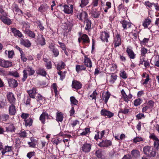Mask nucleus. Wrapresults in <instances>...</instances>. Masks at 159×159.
I'll use <instances>...</instances> for the list:
<instances>
[{
	"label": "nucleus",
	"mask_w": 159,
	"mask_h": 159,
	"mask_svg": "<svg viewBox=\"0 0 159 159\" xmlns=\"http://www.w3.org/2000/svg\"><path fill=\"white\" fill-rule=\"evenodd\" d=\"M77 17L79 20H81V21H82L83 19L85 20L88 19L87 17L88 14L86 12L84 11H82L79 13V14L77 16Z\"/></svg>",
	"instance_id": "17"
},
{
	"label": "nucleus",
	"mask_w": 159,
	"mask_h": 159,
	"mask_svg": "<svg viewBox=\"0 0 159 159\" xmlns=\"http://www.w3.org/2000/svg\"><path fill=\"white\" fill-rule=\"evenodd\" d=\"M131 154L133 157L135 158H138L139 157L140 154L139 152L137 150H133L131 151Z\"/></svg>",
	"instance_id": "35"
},
{
	"label": "nucleus",
	"mask_w": 159,
	"mask_h": 159,
	"mask_svg": "<svg viewBox=\"0 0 159 159\" xmlns=\"http://www.w3.org/2000/svg\"><path fill=\"white\" fill-rule=\"evenodd\" d=\"M0 119L2 121H6L9 118V116L8 114H3L0 115Z\"/></svg>",
	"instance_id": "47"
},
{
	"label": "nucleus",
	"mask_w": 159,
	"mask_h": 159,
	"mask_svg": "<svg viewBox=\"0 0 159 159\" xmlns=\"http://www.w3.org/2000/svg\"><path fill=\"white\" fill-rule=\"evenodd\" d=\"M98 95L97 93L96 92V91H94L93 93L89 95L90 97L91 98V99H94L95 101L96 99V96Z\"/></svg>",
	"instance_id": "50"
},
{
	"label": "nucleus",
	"mask_w": 159,
	"mask_h": 159,
	"mask_svg": "<svg viewBox=\"0 0 159 159\" xmlns=\"http://www.w3.org/2000/svg\"><path fill=\"white\" fill-rule=\"evenodd\" d=\"M9 112L10 115H14L16 112V107L14 104H11L9 108Z\"/></svg>",
	"instance_id": "24"
},
{
	"label": "nucleus",
	"mask_w": 159,
	"mask_h": 159,
	"mask_svg": "<svg viewBox=\"0 0 159 159\" xmlns=\"http://www.w3.org/2000/svg\"><path fill=\"white\" fill-rule=\"evenodd\" d=\"M36 73L37 74L41 75L42 76H46L47 73L44 69L39 68L36 70Z\"/></svg>",
	"instance_id": "33"
},
{
	"label": "nucleus",
	"mask_w": 159,
	"mask_h": 159,
	"mask_svg": "<svg viewBox=\"0 0 159 159\" xmlns=\"http://www.w3.org/2000/svg\"><path fill=\"white\" fill-rule=\"evenodd\" d=\"M35 72V70L32 67L27 66L25 69L23 70V77L21 79L22 81L24 82L26 80L28 77L27 73H28V75L31 76L34 75Z\"/></svg>",
	"instance_id": "1"
},
{
	"label": "nucleus",
	"mask_w": 159,
	"mask_h": 159,
	"mask_svg": "<svg viewBox=\"0 0 159 159\" xmlns=\"http://www.w3.org/2000/svg\"><path fill=\"white\" fill-rule=\"evenodd\" d=\"M11 32L14 35L15 37H18L21 39L24 37L23 34L19 30L14 28H11Z\"/></svg>",
	"instance_id": "10"
},
{
	"label": "nucleus",
	"mask_w": 159,
	"mask_h": 159,
	"mask_svg": "<svg viewBox=\"0 0 159 159\" xmlns=\"http://www.w3.org/2000/svg\"><path fill=\"white\" fill-rule=\"evenodd\" d=\"M95 154L98 157L101 158L103 155V151L101 150H98L96 151Z\"/></svg>",
	"instance_id": "46"
},
{
	"label": "nucleus",
	"mask_w": 159,
	"mask_h": 159,
	"mask_svg": "<svg viewBox=\"0 0 159 159\" xmlns=\"http://www.w3.org/2000/svg\"><path fill=\"white\" fill-rule=\"evenodd\" d=\"M100 12L97 9H93L91 11V16L95 18H97L99 17L100 15Z\"/></svg>",
	"instance_id": "28"
},
{
	"label": "nucleus",
	"mask_w": 159,
	"mask_h": 159,
	"mask_svg": "<svg viewBox=\"0 0 159 159\" xmlns=\"http://www.w3.org/2000/svg\"><path fill=\"white\" fill-rule=\"evenodd\" d=\"M15 129V127L13 124H11L7 128V130L11 132L14 131Z\"/></svg>",
	"instance_id": "49"
},
{
	"label": "nucleus",
	"mask_w": 159,
	"mask_h": 159,
	"mask_svg": "<svg viewBox=\"0 0 159 159\" xmlns=\"http://www.w3.org/2000/svg\"><path fill=\"white\" fill-rule=\"evenodd\" d=\"M142 102V99L140 98H138L134 100V105L135 106L137 107Z\"/></svg>",
	"instance_id": "44"
},
{
	"label": "nucleus",
	"mask_w": 159,
	"mask_h": 159,
	"mask_svg": "<svg viewBox=\"0 0 159 159\" xmlns=\"http://www.w3.org/2000/svg\"><path fill=\"white\" fill-rule=\"evenodd\" d=\"M155 141L154 143V146L156 149H159V140H155Z\"/></svg>",
	"instance_id": "55"
},
{
	"label": "nucleus",
	"mask_w": 159,
	"mask_h": 159,
	"mask_svg": "<svg viewBox=\"0 0 159 159\" xmlns=\"http://www.w3.org/2000/svg\"><path fill=\"white\" fill-rule=\"evenodd\" d=\"M105 132V130H102L101 132H97L94 137L95 139H101L104 136Z\"/></svg>",
	"instance_id": "34"
},
{
	"label": "nucleus",
	"mask_w": 159,
	"mask_h": 159,
	"mask_svg": "<svg viewBox=\"0 0 159 159\" xmlns=\"http://www.w3.org/2000/svg\"><path fill=\"white\" fill-rule=\"evenodd\" d=\"M36 23L37 24L38 26L39 27L40 30L43 31L44 29V27L43 26L40 20H37L36 21Z\"/></svg>",
	"instance_id": "48"
},
{
	"label": "nucleus",
	"mask_w": 159,
	"mask_h": 159,
	"mask_svg": "<svg viewBox=\"0 0 159 159\" xmlns=\"http://www.w3.org/2000/svg\"><path fill=\"white\" fill-rule=\"evenodd\" d=\"M37 43L41 46L46 44V40L42 34L38 35L37 39Z\"/></svg>",
	"instance_id": "7"
},
{
	"label": "nucleus",
	"mask_w": 159,
	"mask_h": 159,
	"mask_svg": "<svg viewBox=\"0 0 159 159\" xmlns=\"http://www.w3.org/2000/svg\"><path fill=\"white\" fill-rule=\"evenodd\" d=\"M82 85L79 81L76 80H73L72 82V86L73 88L76 90L80 89L82 87Z\"/></svg>",
	"instance_id": "16"
},
{
	"label": "nucleus",
	"mask_w": 159,
	"mask_h": 159,
	"mask_svg": "<svg viewBox=\"0 0 159 159\" xmlns=\"http://www.w3.org/2000/svg\"><path fill=\"white\" fill-rule=\"evenodd\" d=\"M36 100L38 102H39L40 104H43L45 101V98L41 94L38 93L36 96Z\"/></svg>",
	"instance_id": "23"
},
{
	"label": "nucleus",
	"mask_w": 159,
	"mask_h": 159,
	"mask_svg": "<svg viewBox=\"0 0 159 159\" xmlns=\"http://www.w3.org/2000/svg\"><path fill=\"white\" fill-rule=\"evenodd\" d=\"M12 146H7L5 147L4 149L2 151V155H3L7 152L11 151L12 150Z\"/></svg>",
	"instance_id": "42"
},
{
	"label": "nucleus",
	"mask_w": 159,
	"mask_h": 159,
	"mask_svg": "<svg viewBox=\"0 0 159 159\" xmlns=\"http://www.w3.org/2000/svg\"><path fill=\"white\" fill-rule=\"evenodd\" d=\"M84 22V26H85V29L86 30H89L90 29L92 24L91 21L88 19H87L85 20Z\"/></svg>",
	"instance_id": "30"
},
{
	"label": "nucleus",
	"mask_w": 159,
	"mask_h": 159,
	"mask_svg": "<svg viewBox=\"0 0 159 159\" xmlns=\"http://www.w3.org/2000/svg\"><path fill=\"white\" fill-rule=\"evenodd\" d=\"M84 63L87 67L91 68L92 67V63L91 59L87 56H84Z\"/></svg>",
	"instance_id": "18"
},
{
	"label": "nucleus",
	"mask_w": 159,
	"mask_h": 159,
	"mask_svg": "<svg viewBox=\"0 0 159 159\" xmlns=\"http://www.w3.org/2000/svg\"><path fill=\"white\" fill-rule=\"evenodd\" d=\"M154 102L153 101L149 100L148 101L147 105L148 106L149 108H152L154 106Z\"/></svg>",
	"instance_id": "60"
},
{
	"label": "nucleus",
	"mask_w": 159,
	"mask_h": 159,
	"mask_svg": "<svg viewBox=\"0 0 159 159\" xmlns=\"http://www.w3.org/2000/svg\"><path fill=\"white\" fill-rule=\"evenodd\" d=\"M37 90L35 88H33L27 91V93L29 94L30 98H35V97L37 95Z\"/></svg>",
	"instance_id": "14"
},
{
	"label": "nucleus",
	"mask_w": 159,
	"mask_h": 159,
	"mask_svg": "<svg viewBox=\"0 0 159 159\" xmlns=\"http://www.w3.org/2000/svg\"><path fill=\"white\" fill-rule=\"evenodd\" d=\"M7 99L11 104H14L16 101L14 95L11 92H9L7 95Z\"/></svg>",
	"instance_id": "19"
},
{
	"label": "nucleus",
	"mask_w": 159,
	"mask_h": 159,
	"mask_svg": "<svg viewBox=\"0 0 159 159\" xmlns=\"http://www.w3.org/2000/svg\"><path fill=\"white\" fill-rule=\"evenodd\" d=\"M81 39L82 41V43L83 44L88 43L90 42L89 38L86 34H83L81 37Z\"/></svg>",
	"instance_id": "29"
},
{
	"label": "nucleus",
	"mask_w": 159,
	"mask_h": 159,
	"mask_svg": "<svg viewBox=\"0 0 159 159\" xmlns=\"http://www.w3.org/2000/svg\"><path fill=\"white\" fill-rule=\"evenodd\" d=\"M64 7L63 11L65 13L70 14H72L73 11V6L72 5H65L63 6Z\"/></svg>",
	"instance_id": "8"
},
{
	"label": "nucleus",
	"mask_w": 159,
	"mask_h": 159,
	"mask_svg": "<svg viewBox=\"0 0 159 159\" xmlns=\"http://www.w3.org/2000/svg\"><path fill=\"white\" fill-rule=\"evenodd\" d=\"M27 34L29 36L32 38H34L35 36V34L31 30L29 32V33H28Z\"/></svg>",
	"instance_id": "62"
},
{
	"label": "nucleus",
	"mask_w": 159,
	"mask_h": 159,
	"mask_svg": "<svg viewBox=\"0 0 159 159\" xmlns=\"http://www.w3.org/2000/svg\"><path fill=\"white\" fill-rule=\"evenodd\" d=\"M91 145L88 143H85L83 145L81 148L82 151L85 152H89L91 149Z\"/></svg>",
	"instance_id": "22"
},
{
	"label": "nucleus",
	"mask_w": 159,
	"mask_h": 159,
	"mask_svg": "<svg viewBox=\"0 0 159 159\" xmlns=\"http://www.w3.org/2000/svg\"><path fill=\"white\" fill-rule=\"evenodd\" d=\"M120 22L124 29H127L128 28H130L131 27V24L128 21L123 20Z\"/></svg>",
	"instance_id": "27"
},
{
	"label": "nucleus",
	"mask_w": 159,
	"mask_h": 159,
	"mask_svg": "<svg viewBox=\"0 0 159 159\" xmlns=\"http://www.w3.org/2000/svg\"><path fill=\"white\" fill-rule=\"evenodd\" d=\"M117 79V75H116L112 74L111 75V79L110 82L112 84H113Z\"/></svg>",
	"instance_id": "53"
},
{
	"label": "nucleus",
	"mask_w": 159,
	"mask_h": 159,
	"mask_svg": "<svg viewBox=\"0 0 159 159\" xmlns=\"http://www.w3.org/2000/svg\"><path fill=\"white\" fill-rule=\"evenodd\" d=\"M63 113L61 112H57L56 114V120L58 122H61L63 119Z\"/></svg>",
	"instance_id": "32"
},
{
	"label": "nucleus",
	"mask_w": 159,
	"mask_h": 159,
	"mask_svg": "<svg viewBox=\"0 0 159 159\" xmlns=\"http://www.w3.org/2000/svg\"><path fill=\"white\" fill-rule=\"evenodd\" d=\"M70 101L71 103L70 105L71 106L77 105L78 103V101L76 100L74 96H71L70 98Z\"/></svg>",
	"instance_id": "37"
},
{
	"label": "nucleus",
	"mask_w": 159,
	"mask_h": 159,
	"mask_svg": "<svg viewBox=\"0 0 159 159\" xmlns=\"http://www.w3.org/2000/svg\"><path fill=\"white\" fill-rule=\"evenodd\" d=\"M65 66V63L63 61H61L57 65V70H60L64 69Z\"/></svg>",
	"instance_id": "38"
},
{
	"label": "nucleus",
	"mask_w": 159,
	"mask_h": 159,
	"mask_svg": "<svg viewBox=\"0 0 159 159\" xmlns=\"http://www.w3.org/2000/svg\"><path fill=\"white\" fill-rule=\"evenodd\" d=\"M126 52L130 59H134L135 58L136 55L130 47H128L127 48Z\"/></svg>",
	"instance_id": "11"
},
{
	"label": "nucleus",
	"mask_w": 159,
	"mask_h": 159,
	"mask_svg": "<svg viewBox=\"0 0 159 159\" xmlns=\"http://www.w3.org/2000/svg\"><path fill=\"white\" fill-rule=\"evenodd\" d=\"M8 82L9 86L11 88H15L18 86L17 81L13 79L8 80Z\"/></svg>",
	"instance_id": "12"
},
{
	"label": "nucleus",
	"mask_w": 159,
	"mask_h": 159,
	"mask_svg": "<svg viewBox=\"0 0 159 159\" xmlns=\"http://www.w3.org/2000/svg\"><path fill=\"white\" fill-rule=\"evenodd\" d=\"M49 8V7L46 4H41L39 8L38 11L42 13L46 12Z\"/></svg>",
	"instance_id": "25"
},
{
	"label": "nucleus",
	"mask_w": 159,
	"mask_h": 159,
	"mask_svg": "<svg viewBox=\"0 0 159 159\" xmlns=\"http://www.w3.org/2000/svg\"><path fill=\"white\" fill-rule=\"evenodd\" d=\"M12 65V63L11 62L0 59V66L5 68H8Z\"/></svg>",
	"instance_id": "5"
},
{
	"label": "nucleus",
	"mask_w": 159,
	"mask_h": 159,
	"mask_svg": "<svg viewBox=\"0 0 159 159\" xmlns=\"http://www.w3.org/2000/svg\"><path fill=\"white\" fill-rule=\"evenodd\" d=\"M121 93L122 95V98L124 101L127 103L129 101V99H131L133 96L130 93H129L128 95H127L124 89L121 90Z\"/></svg>",
	"instance_id": "9"
},
{
	"label": "nucleus",
	"mask_w": 159,
	"mask_h": 159,
	"mask_svg": "<svg viewBox=\"0 0 159 159\" xmlns=\"http://www.w3.org/2000/svg\"><path fill=\"white\" fill-rule=\"evenodd\" d=\"M20 41V43L21 45L28 48L31 47V43L29 40L27 39H24L23 38H21Z\"/></svg>",
	"instance_id": "13"
},
{
	"label": "nucleus",
	"mask_w": 159,
	"mask_h": 159,
	"mask_svg": "<svg viewBox=\"0 0 159 159\" xmlns=\"http://www.w3.org/2000/svg\"><path fill=\"white\" fill-rule=\"evenodd\" d=\"M20 53V56L21 58L22 61L24 62H25L27 61V58L25 56V54L24 53Z\"/></svg>",
	"instance_id": "58"
},
{
	"label": "nucleus",
	"mask_w": 159,
	"mask_h": 159,
	"mask_svg": "<svg viewBox=\"0 0 159 159\" xmlns=\"http://www.w3.org/2000/svg\"><path fill=\"white\" fill-rule=\"evenodd\" d=\"M89 0H81L80 6L83 8L87 6L89 3Z\"/></svg>",
	"instance_id": "40"
},
{
	"label": "nucleus",
	"mask_w": 159,
	"mask_h": 159,
	"mask_svg": "<svg viewBox=\"0 0 159 159\" xmlns=\"http://www.w3.org/2000/svg\"><path fill=\"white\" fill-rule=\"evenodd\" d=\"M86 67L83 65H77L75 67V70L77 72L81 71L82 70H85Z\"/></svg>",
	"instance_id": "36"
},
{
	"label": "nucleus",
	"mask_w": 159,
	"mask_h": 159,
	"mask_svg": "<svg viewBox=\"0 0 159 159\" xmlns=\"http://www.w3.org/2000/svg\"><path fill=\"white\" fill-rule=\"evenodd\" d=\"M13 6L14 7V9L15 11L18 13L19 14H20V13H21V14L23 13L22 11L19 8L18 6L16 4H14Z\"/></svg>",
	"instance_id": "45"
},
{
	"label": "nucleus",
	"mask_w": 159,
	"mask_h": 159,
	"mask_svg": "<svg viewBox=\"0 0 159 159\" xmlns=\"http://www.w3.org/2000/svg\"><path fill=\"white\" fill-rule=\"evenodd\" d=\"M31 140V142H28V144L30 147L32 148L35 147L37 143V141L36 140Z\"/></svg>",
	"instance_id": "43"
},
{
	"label": "nucleus",
	"mask_w": 159,
	"mask_h": 159,
	"mask_svg": "<svg viewBox=\"0 0 159 159\" xmlns=\"http://www.w3.org/2000/svg\"><path fill=\"white\" fill-rule=\"evenodd\" d=\"M35 155V152L33 151L32 152H28L27 154V157L29 158V159L31 158V157Z\"/></svg>",
	"instance_id": "61"
},
{
	"label": "nucleus",
	"mask_w": 159,
	"mask_h": 159,
	"mask_svg": "<svg viewBox=\"0 0 159 159\" xmlns=\"http://www.w3.org/2000/svg\"><path fill=\"white\" fill-rule=\"evenodd\" d=\"M113 43L114 44V47L116 48L121 45V36L120 34L117 33L114 37Z\"/></svg>",
	"instance_id": "4"
},
{
	"label": "nucleus",
	"mask_w": 159,
	"mask_h": 159,
	"mask_svg": "<svg viewBox=\"0 0 159 159\" xmlns=\"http://www.w3.org/2000/svg\"><path fill=\"white\" fill-rule=\"evenodd\" d=\"M46 118H47V119L49 118L48 115L46 112H44L43 111L39 117V120L41 121L42 124H45Z\"/></svg>",
	"instance_id": "20"
},
{
	"label": "nucleus",
	"mask_w": 159,
	"mask_h": 159,
	"mask_svg": "<svg viewBox=\"0 0 159 159\" xmlns=\"http://www.w3.org/2000/svg\"><path fill=\"white\" fill-rule=\"evenodd\" d=\"M0 20H1L4 24L7 25H11L12 23L11 20L7 17H2L0 16Z\"/></svg>",
	"instance_id": "26"
},
{
	"label": "nucleus",
	"mask_w": 159,
	"mask_h": 159,
	"mask_svg": "<svg viewBox=\"0 0 159 159\" xmlns=\"http://www.w3.org/2000/svg\"><path fill=\"white\" fill-rule=\"evenodd\" d=\"M147 49L145 48H142L141 50V55L142 56H144L147 53Z\"/></svg>",
	"instance_id": "57"
},
{
	"label": "nucleus",
	"mask_w": 159,
	"mask_h": 159,
	"mask_svg": "<svg viewBox=\"0 0 159 159\" xmlns=\"http://www.w3.org/2000/svg\"><path fill=\"white\" fill-rule=\"evenodd\" d=\"M120 76L123 79H126L127 77V74L125 71H121L120 72Z\"/></svg>",
	"instance_id": "54"
},
{
	"label": "nucleus",
	"mask_w": 159,
	"mask_h": 159,
	"mask_svg": "<svg viewBox=\"0 0 159 159\" xmlns=\"http://www.w3.org/2000/svg\"><path fill=\"white\" fill-rule=\"evenodd\" d=\"M143 151L144 154L148 157H154L156 155V151L149 146L144 147L143 148Z\"/></svg>",
	"instance_id": "2"
},
{
	"label": "nucleus",
	"mask_w": 159,
	"mask_h": 159,
	"mask_svg": "<svg viewBox=\"0 0 159 159\" xmlns=\"http://www.w3.org/2000/svg\"><path fill=\"white\" fill-rule=\"evenodd\" d=\"M52 51L55 57H57L59 55V52L58 49L56 48H53V49L51 51Z\"/></svg>",
	"instance_id": "51"
},
{
	"label": "nucleus",
	"mask_w": 159,
	"mask_h": 159,
	"mask_svg": "<svg viewBox=\"0 0 159 159\" xmlns=\"http://www.w3.org/2000/svg\"><path fill=\"white\" fill-rule=\"evenodd\" d=\"M130 109L131 108L127 105H125L124 107H121L120 108L118 112V116L120 118H121L120 116V113H121L124 114H128L129 112Z\"/></svg>",
	"instance_id": "3"
},
{
	"label": "nucleus",
	"mask_w": 159,
	"mask_h": 159,
	"mask_svg": "<svg viewBox=\"0 0 159 159\" xmlns=\"http://www.w3.org/2000/svg\"><path fill=\"white\" fill-rule=\"evenodd\" d=\"M25 125L26 126H30L32 125L33 122V120L31 118H29L27 120H25Z\"/></svg>",
	"instance_id": "41"
},
{
	"label": "nucleus",
	"mask_w": 159,
	"mask_h": 159,
	"mask_svg": "<svg viewBox=\"0 0 159 159\" xmlns=\"http://www.w3.org/2000/svg\"><path fill=\"white\" fill-rule=\"evenodd\" d=\"M29 114L28 113H23L21 115V117L25 120H26V119L29 117Z\"/></svg>",
	"instance_id": "63"
},
{
	"label": "nucleus",
	"mask_w": 159,
	"mask_h": 159,
	"mask_svg": "<svg viewBox=\"0 0 159 159\" xmlns=\"http://www.w3.org/2000/svg\"><path fill=\"white\" fill-rule=\"evenodd\" d=\"M9 74L13 76H14L16 77H19V73L16 71V72H13V71H11L9 73Z\"/></svg>",
	"instance_id": "56"
},
{
	"label": "nucleus",
	"mask_w": 159,
	"mask_h": 159,
	"mask_svg": "<svg viewBox=\"0 0 159 159\" xmlns=\"http://www.w3.org/2000/svg\"><path fill=\"white\" fill-rule=\"evenodd\" d=\"M111 144V142L109 140H102L99 144L98 145L101 147H107Z\"/></svg>",
	"instance_id": "15"
},
{
	"label": "nucleus",
	"mask_w": 159,
	"mask_h": 159,
	"mask_svg": "<svg viewBox=\"0 0 159 159\" xmlns=\"http://www.w3.org/2000/svg\"><path fill=\"white\" fill-rule=\"evenodd\" d=\"M101 114L102 116H107L109 118H111L114 116V114L113 113L105 109H102L101 111Z\"/></svg>",
	"instance_id": "21"
},
{
	"label": "nucleus",
	"mask_w": 159,
	"mask_h": 159,
	"mask_svg": "<svg viewBox=\"0 0 159 159\" xmlns=\"http://www.w3.org/2000/svg\"><path fill=\"white\" fill-rule=\"evenodd\" d=\"M144 4L150 8H151L152 6L153 5L155 7V5H156V4L154 3L150 2L148 1L145 2L144 3Z\"/></svg>",
	"instance_id": "52"
},
{
	"label": "nucleus",
	"mask_w": 159,
	"mask_h": 159,
	"mask_svg": "<svg viewBox=\"0 0 159 159\" xmlns=\"http://www.w3.org/2000/svg\"><path fill=\"white\" fill-rule=\"evenodd\" d=\"M151 22V20L148 18L145 19L143 23V25L144 27L145 28H148V25L150 24Z\"/></svg>",
	"instance_id": "39"
},
{
	"label": "nucleus",
	"mask_w": 159,
	"mask_h": 159,
	"mask_svg": "<svg viewBox=\"0 0 159 159\" xmlns=\"http://www.w3.org/2000/svg\"><path fill=\"white\" fill-rule=\"evenodd\" d=\"M99 0H93L92 5L93 7H96L97 6L98 4Z\"/></svg>",
	"instance_id": "64"
},
{
	"label": "nucleus",
	"mask_w": 159,
	"mask_h": 159,
	"mask_svg": "<svg viewBox=\"0 0 159 159\" xmlns=\"http://www.w3.org/2000/svg\"><path fill=\"white\" fill-rule=\"evenodd\" d=\"M110 36L109 32H102L101 34L100 38L102 42L107 43L108 42V39L110 38Z\"/></svg>",
	"instance_id": "6"
},
{
	"label": "nucleus",
	"mask_w": 159,
	"mask_h": 159,
	"mask_svg": "<svg viewBox=\"0 0 159 159\" xmlns=\"http://www.w3.org/2000/svg\"><path fill=\"white\" fill-rule=\"evenodd\" d=\"M90 131L89 128H87L85 129V130L81 133V135H84L87 134Z\"/></svg>",
	"instance_id": "59"
},
{
	"label": "nucleus",
	"mask_w": 159,
	"mask_h": 159,
	"mask_svg": "<svg viewBox=\"0 0 159 159\" xmlns=\"http://www.w3.org/2000/svg\"><path fill=\"white\" fill-rule=\"evenodd\" d=\"M102 96L103 99L104 100L105 103L107 104L111 96L110 93L108 91L106 92L105 93H103Z\"/></svg>",
	"instance_id": "31"
}]
</instances>
